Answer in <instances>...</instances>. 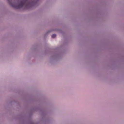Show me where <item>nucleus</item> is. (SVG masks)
<instances>
[{
    "label": "nucleus",
    "mask_w": 124,
    "mask_h": 124,
    "mask_svg": "<svg viewBox=\"0 0 124 124\" xmlns=\"http://www.w3.org/2000/svg\"><path fill=\"white\" fill-rule=\"evenodd\" d=\"M7 1H8V0H7Z\"/></svg>",
    "instance_id": "nucleus-4"
},
{
    "label": "nucleus",
    "mask_w": 124,
    "mask_h": 124,
    "mask_svg": "<svg viewBox=\"0 0 124 124\" xmlns=\"http://www.w3.org/2000/svg\"><path fill=\"white\" fill-rule=\"evenodd\" d=\"M56 36L55 34H53L52 35V38H54L56 37Z\"/></svg>",
    "instance_id": "nucleus-2"
},
{
    "label": "nucleus",
    "mask_w": 124,
    "mask_h": 124,
    "mask_svg": "<svg viewBox=\"0 0 124 124\" xmlns=\"http://www.w3.org/2000/svg\"><path fill=\"white\" fill-rule=\"evenodd\" d=\"M29 0H23L21 1L19 4H17L15 3L12 5V6L16 8H19L23 7H25L29 6L31 3L28 2Z\"/></svg>",
    "instance_id": "nucleus-1"
},
{
    "label": "nucleus",
    "mask_w": 124,
    "mask_h": 124,
    "mask_svg": "<svg viewBox=\"0 0 124 124\" xmlns=\"http://www.w3.org/2000/svg\"><path fill=\"white\" fill-rule=\"evenodd\" d=\"M9 0H8V3H9Z\"/></svg>",
    "instance_id": "nucleus-3"
}]
</instances>
